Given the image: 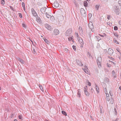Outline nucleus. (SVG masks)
Listing matches in <instances>:
<instances>
[{"label":"nucleus","mask_w":121,"mask_h":121,"mask_svg":"<svg viewBox=\"0 0 121 121\" xmlns=\"http://www.w3.org/2000/svg\"><path fill=\"white\" fill-rule=\"evenodd\" d=\"M72 30L71 29H69L66 30L65 33V35L66 36H68L70 35L72 32Z\"/></svg>","instance_id":"f257e3e1"},{"label":"nucleus","mask_w":121,"mask_h":121,"mask_svg":"<svg viewBox=\"0 0 121 121\" xmlns=\"http://www.w3.org/2000/svg\"><path fill=\"white\" fill-rule=\"evenodd\" d=\"M97 63L99 67V66H101V58L100 57H98L97 60Z\"/></svg>","instance_id":"f03ea898"},{"label":"nucleus","mask_w":121,"mask_h":121,"mask_svg":"<svg viewBox=\"0 0 121 121\" xmlns=\"http://www.w3.org/2000/svg\"><path fill=\"white\" fill-rule=\"evenodd\" d=\"M114 52L113 50L111 48H109L108 51V54L110 56H112Z\"/></svg>","instance_id":"7ed1b4c3"},{"label":"nucleus","mask_w":121,"mask_h":121,"mask_svg":"<svg viewBox=\"0 0 121 121\" xmlns=\"http://www.w3.org/2000/svg\"><path fill=\"white\" fill-rule=\"evenodd\" d=\"M45 27L48 30H51L52 28V27L50 25L47 24H44Z\"/></svg>","instance_id":"20e7f679"},{"label":"nucleus","mask_w":121,"mask_h":121,"mask_svg":"<svg viewBox=\"0 0 121 121\" xmlns=\"http://www.w3.org/2000/svg\"><path fill=\"white\" fill-rule=\"evenodd\" d=\"M59 30L56 29H55L53 30V34L54 35L56 36L59 34Z\"/></svg>","instance_id":"39448f33"},{"label":"nucleus","mask_w":121,"mask_h":121,"mask_svg":"<svg viewBox=\"0 0 121 121\" xmlns=\"http://www.w3.org/2000/svg\"><path fill=\"white\" fill-rule=\"evenodd\" d=\"M88 26L91 29V30L92 31H93V29L94 28L93 23L91 22H89Z\"/></svg>","instance_id":"423d86ee"},{"label":"nucleus","mask_w":121,"mask_h":121,"mask_svg":"<svg viewBox=\"0 0 121 121\" xmlns=\"http://www.w3.org/2000/svg\"><path fill=\"white\" fill-rule=\"evenodd\" d=\"M87 86H86L84 87V91L85 94L87 96H88L90 94L87 91Z\"/></svg>","instance_id":"0eeeda50"},{"label":"nucleus","mask_w":121,"mask_h":121,"mask_svg":"<svg viewBox=\"0 0 121 121\" xmlns=\"http://www.w3.org/2000/svg\"><path fill=\"white\" fill-rule=\"evenodd\" d=\"M46 9V8L45 7L42 8L40 10V11L43 14H45V10Z\"/></svg>","instance_id":"6e6552de"},{"label":"nucleus","mask_w":121,"mask_h":121,"mask_svg":"<svg viewBox=\"0 0 121 121\" xmlns=\"http://www.w3.org/2000/svg\"><path fill=\"white\" fill-rule=\"evenodd\" d=\"M37 16L36 17V20L38 22L40 23H42V21L40 19L39 17L38 16Z\"/></svg>","instance_id":"1a4fd4ad"},{"label":"nucleus","mask_w":121,"mask_h":121,"mask_svg":"<svg viewBox=\"0 0 121 121\" xmlns=\"http://www.w3.org/2000/svg\"><path fill=\"white\" fill-rule=\"evenodd\" d=\"M80 12L82 15H86V14L85 11L83 9H81Z\"/></svg>","instance_id":"9d476101"},{"label":"nucleus","mask_w":121,"mask_h":121,"mask_svg":"<svg viewBox=\"0 0 121 121\" xmlns=\"http://www.w3.org/2000/svg\"><path fill=\"white\" fill-rule=\"evenodd\" d=\"M16 59L17 60L19 61L20 62H21L22 64H24V63L25 61H24L22 60L20 58L18 57L16 58Z\"/></svg>","instance_id":"9b49d317"},{"label":"nucleus","mask_w":121,"mask_h":121,"mask_svg":"<svg viewBox=\"0 0 121 121\" xmlns=\"http://www.w3.org/2000/svg\"><path fill=\"white\" fill-rule=\"evenodd\" d=\"M53 6L55 8H57L59 7V4L57 1H55L53 4Z\"/></svg>","instance_id":"f8f14e48"},{"label":"nucleus","mask_w":121,"mask_h":121,"mask_svg":"<svg viewBox=\"0 0 121 121\" xmlns=\"http://www.w3.org/2000/svg\"><path fill=\"white\" fill-rule=\"evenodd\" d=\"M78 41L80 44H84V42L82 39L81 38H80L78 39Z\"/></svg>","instance_id":"ddd939ff"},{"label":"nucleus","mask_w":121,"mask_h":121,"mask_svg":"<svg viewBox=\"0 0 121 121\" xmlns=\"http://www.w3.org/2000/svg\"><path fill=\"white\" fill-rule=\"evenodd\" d=\"M32 14L33 15H34L35 14L36 15H38L37 13L36 12L35 10H34V9L32 8L31 9Z\"/></svg>","instance_id":"4468645a"},{"label":"nucleus","mask_w":121,"mask_h":121,"mask_svg":"<svg viewBox=\"0 0 121 121\" xmlns=\"http://www.w3.org/2000/svg\"><path fill=\"white\" fill-rule=\"evenodd\" d=\"M76 62L77 64L79 66H82L83 65L82 62L80 60H76Z\"/></svg>","instance_id":"2eb2a0df"},{"label":"nucleus","mask_w":121,"mask_h":121,"mask_svg":"<svg viewBox=\"0 0 121 121\" xmlns=\"http://www.w3.org/2000/svg\"><path fill=\"white\" fill-rule=\"evenodd\" d=\"M78 30L79 32L81 34H83V31L82 30V28L80 26L79 27L78 29Z\"/></svg>","instance_id":"dca6fc26"},{"label":"nucleus","mask_w":121,"mask_h":121,"mask_svg":"<svg viewBox=\"0 0 121 121\" xmlns=\"http://www.w3.org/2000/svg\"><path fill=\"white\" fill-rule=\"evenodd\" d=\"M112 76L114 78H115L117 76L116 73L114 70H113L112 72Z\"/></svg>","instance_id":"f3484780"},{"label":"nucleus","mask_w":121,"mask_h":121,"mask_svg":"<svg viewBox=\"0 0 121 121\" xmlns=\"http://www.w3.org/2000/svg\"><path fill=\"white\" fill-rule=\"evenodd\" d=\"M96 89L97 91V93H98L99 92V88L96 84H95Z\"/></svg>","instance_id":"a211bd4d"},{"label":"nucleus","mask_w":121,"mask_h":121,"mask_svg":"<svg viewBox=\"0 0 121 121\" xmlns=\"http://www.w3.org/2000/svg\"><path fill=\"white\" fill-rule=\"evenodd\" d=\"M115 12L116 13V14L117 15H119L120 13V12L119 9H117V7L116 8V10L115 11Z\"/></svg>","instance_id":"6ab92c4d"},{"label":"nucleus","mask_w":121,"mask_h":121,"mask_svg":"<svg viewBox=\"0 0 121 121\" xmlns=\"http://www.w3.org/2000/svg\"><path fill=\"white\" fill-rule=\"evenodd\" d=\"M88 3L86 1H84V5L85 7H87L88 6Z\"/></svg>","instance_id":"aec40b11"},{"label":"nucleus","mask_w":121,"mask_h":121,"mask_svg":"<svg viewBox=\"0 0 121 121\" xmlns=\"http://www.w3.org/2000/svg\"><path fill=\"white\" fill-rule=\"evenodd\" d=\"M80 92H81L80 90L79 89L78 90L77 94L78 95L79 97H80L81 96V94H80Z\"/></svg>","instance_id":"412c9836"},{"label":"nucleus","mask_w":121,"mask_h":121,"mask_svg":"<svg viewBox=\"0 0 121 121\" xmlns=\"http://www.w3.org/2000/svg\"><path fill=\"white\" fill-rule=\"evenodd\" d=\"M44 40L46 43H47L48 44H49V41L47 39H44Z\"/></svg>","instance_id":"4be33fe9"},{"label":"nucleus","mask_w":121,"mask_h":121,"mask_svg":"<svg viewBox=\"0 0 121 121\" xmlns=\"http://www.w3.org/2000/svg\"><path fill=\"white\" fill-rule=\"evenodd\" d=\"M32 51L33 53L34 54H36V52L35 49L34 48H33L32 49Z\"/></svg>","instance_id":"5701e85b"},{"label":"nucleus","mask_w":121,"mask_h":121,"mask_svg":"<svg viewBox=\"0 0 121 121\" xmlns=\"http://www.w3.org/2000/svg\"><path fill=\"white\" fill-rule=\"evenodd\" d=\"M86 83H88V85L89 86H91V83L89 82V81L88 80H86Z\"/></svg>","instance_id":"b1692460"},{"label":"nucleus","mask_w":121,"mask_h":121,"mask_svg":"<svg viewBox=\"0 0 121 121\" xmlns=\"http://www.w3.org/2000/svg\"><path fill=\"white\" fill-rule=\"evenodd\" d=\"M50 19L51 21H53L55 20L54 17L53 16H51Z\"/></svg>","instance_id":"393cba45"},{"label":"nucleus","mask_w":121,"mask_h":121,"mask_svg":"<svg viewBox=\"0 0 121 121\" xmlns=\"http://www.w3.org/2000/svg\"><path fill=\"white\" fill-rule=\"evenodd\" d=\"M73 36H71L70 37H69V38H68V39L69 41H71L73 39Z\"/></svg>","instance_id":"a878e982"},{"label":"nucleus","mask_w":121,"mask_h":121,"mask_svg":"<svg viewBox=\"0 0 121 121\" xmlns=\"http://www.w3.org/2000/svg\"><path fill=\"white\" fill-rule=\"evenodd\" d=\"M105 82H109V79L107 78H105Z\"/></svg>","instance_id":"bb28decb"},{"label":"nucleus","mask_w":121,"mask_h":121,"mask_svg":"<svg viewBox=\"0 0 121 121\" xmlns=\"http://www.w3.org/2000/svg\"><path fill=\"white\" fill-rule=\"evenodd\" d=\"M62 114L65 115V116H66L67 115V113H66L64 111H62Z\"/></svg>","instance_id":"cd10ccee"},{"label":"nucleus","mask_w":121,"mask_h":121,"mask_svg":"<svg viewBox=\"0 0 121 121\" xmlns=\"http://www.w3.org/2000/svg\"><path fill=\"white\" fill-rule=\"evenodd\" d=\"M87 55L90 58H91V57H92V56L91 54H90L89 52H88L87 53Z\"/></svg>","instance_id":"c85d7f7f"},{"label":"nucleus","mask_w":121,"mask_h":121,"mask_svg":"<svg viewBox=\"0 0 121 121\" xmlns=\"http://www.w3.org/2000/svg\"><path fill=\"white\" fill-rule=\"evenodd\" d=\"M108 57L109 59H110L111 60H114V58L111 56H108Z\"/></svg>","instance_id":"c756f323"},{"label":"nucleus","mask_w":121,"mask_h":121,"mask_svg":"<svg viewBox=\"0 0 121 121\" xmlns=\"http://www.w3.org/2000/svg\"><path fill=\"white\" fill-rule=\"evenodd\" d=\"M73 48L75 51H76V46L75 45H73L72 46Z\"/></svg>","instance_id":"7c9ffc66"},{"label":"nucleus","mask_w":121,"mask_h":121,"mask_svg":"<svg viewBox=\"0 0 121 121\" xmlns=\"http://www.w3.org/2000/svg\"><path fill=\"white\" fill-rule=\"evenodd\" d=\"M83 70L87 74H88V71L86 69H83Z\"/></svg>","instance_id":"2f4dec72"},{"label":"nucleus","mask_w":121,"mask_h":121,"mask_svg":"<svg viewBox=\"0 0 121 121\" xmlns=\"http://www.w3.org/2000/svg\"><path fill=\"white\" fill-rule=\"evenodd\" d=\"M108 67H111L112 65L111 64L109 63H107V64Z\"/></svg>","instance_id":"473e14b6"},{"label":"nucleus","mask_w":121,"mask_h":121,"mask_svg":"<svg viewBox=\"0 0 121 121\" xmlns=\"http://www.w3.org/2000/svg\"><path fill=\"white\" fill-rule=\"evenodd\" d=\"M37 4L39 6H41L42 5V4L39 2H38L37 3Z\"/></svg>","instance_id":"72a5a7b5"},{"label":"nucleus","mask_w":121,"mask_h":121,"mask_svg":"<svg viewBox=\"0 0 121 121\" xmlns=\"http://www.w3.org/2000/svg\"><path fill=\"white\" fill-rule=\"evenodd\" d=\"M9 7L10 8V9H11L13 11H15V10H14V8H13L11 6H9Z\"/></svg>","instance_id":"f704fd0d"},{"label":"nucleus","mask_w":121,"mask_h":121,"mask_svg":"<svg viewBox=\"0 0 121 121\" xmlns=\"http://www.w3.org/2000/svg\"><path fill=\"white\" fill-rule=\"evenodd\" d=\"M114 29L115 30H118V27L116 26H115L114 27Z\"/></svg>","instance_id":"c9c22d12"},{"label":"nucleus","mask_w":121,"mask_h":121,"mask_svg":"<svg viewBox=\"0 0 121 121\" xmlns=\"http://www.w3.org/2000/svg\"><path fill=\"white\" fill-rule=\"evenodd\" d=\"M1 0V4L3 5L5 3V2L4 1V0Z\"/></svg>","instance_id":"e433bc0d"},{"label":"nucleus","mask_w":121,"mask_h":121,"mask_svg":"<svg viewBox=\"0 0 121 121\" xmlns=\"http://www.w3.org/2000/svg\"><path fill=\"white\" fill-rule=\"evenodd\" d=\"M114 111L115 113V114L116 115H117V110L115 108H114Z\"/></svg>","instance_id":"4c0bfd02"},{"label":"nucleus","mask_w":121,"mask_h":121,"mask_svg":"<svg viewBox=\"0 0 121 121\" xmlns=\"http://www.w3.org/2000/svg\"><path fill=\"white\" fill-rule=\"evenodd\" d=\"M105 93L106 94V98H107L108 97L109 98V95L108 94H106V93L105 92Z\"/></svg>","instance_id":"58836bf2"},{"label":"nucleus","mask_w":121,"mask_h":121,"mask_svg":"<svg viewBox=\"0 0 121 121\" xmlns=\"http://www.w3.org/2000/svg\"><path fill=\"white\" fill-rule=\"evenodd\" d=\"M118 3L119 4L120 6H121V1H118Z\"/></svg>","instance_id":"ea45409f"},{"label":"nucleus","mask_w":121,"mask_h":121,"mask_svg":"<svg viewBox=\"0 0 121 121\" xmlns=\"http://www.w3.org/2000/svg\"><path fill=\"white\" fill-rule=\"evenodd\" d=\"M22 5L23 8H24V7L25 8V4L24 2H23L22 3Z\"/></svg>","instance_id":"a19ab883"},{"label":"nucleus","mask_w":121,"mask_h":121,"mask_svg":"<svg viewBox=\"0 0 121 121\" xmlns=\"http://www.w3.org/2000/svg\"><path fill=\"white\" fill-rule=\"evenodd\" d=\"M19 118L20 119H22V116L21 115H19Z\"/></svg>","instance_id":"79ce46f5"},{"label":"nucleus","mask_w":121,"mask_h":121,"mask_svg":"<svg viewBox=\"0 0 121 121\" xmlns=\"http://www.w3.org/2000/svg\"><path fill=\"white\" fill-rule=\"evenodd\" d=\"M109 93L110 95L111 96H113V94H112L111 91H110Z\"/></svg>","instance_id":"37998d69"},{"label":"nucleus","mask_w":121,"mask_h":121,"mask_svg":"<svg viewBox=\"0 0 121 121\" xmlns=\"http://www.w3.org/2000/svg\"><path fill=\"white\" fill-rule=\"evenodd\" d=\"M22 26L23 27H24V28H26V25H25L24 24V23H23L22 24Z\"/></svg>","instance_id":"c03bdc74"},{"label":"nucleus","mask_w":121,"mask_h":121,"mask_svg":"<svg viewBox=\"0 0 121 121\" xmlns=\"http://www.w3.org/2000/svg\"><path fill=\"white\" fill-rule=\"evenodd\" d=\"M114 35L115 36L117 37H118V35H117V34L116 33H114Z\"/></svg>","instance_id":"a18cd8bd"},{"label":"nucleus","mask_w":121,"mask_h":121,"mask_svg":"<svg viewBox=\"0 0 121 121\" xmlns=\"http://www.w3.org/2000/svg\"><path fill=\"white\" fill-rule=\"evenodd\" d=\"M39 87L41 90L42 91V89H43V88L42 86H41L40 85H39Z\"/></svg>","instance_id":"49530a36"},{"label":"nucleus","mask_w":121,"mask_h":121,"mask_svg":"<svg viewBox=\"0 0 121 121\" xmlns=\"http://www.w3.org/2000/svg\"><path fill=\"white\" fill-rule=\"evenodd\" d=\"M46 17L48 18H51V16H46Z\"/></svg>","instance_id":"de8ad7c7"},{"label":"nucleus","mask_w":121,"mask_h":121,"mask_svg":"<svg viewBox=\"0 0 121 121\" xmlns=\"http://www.w3.org/2000/svg\"><path fill=\"white\" fill-rule=\"evenodd\" d=\"M106 100H107L108 101H109L110 100V99L108 97L106 99Z\"/></svg>","instance_id":"09e8293b"},{"label":"nucleus","mask_w":121,"mask_h":121,"mask_svg":"<svg viewBox=\"0 0 121 121\" xmlns=\"http://www.w3.org/2000/svg\"><path fill=\"white\" fill-rule=\"evenodd\" d=\"M110 16H109L107 17V19L108 20H110Z\"/></svg>","instance_id":"8fccbe9b"},{"label":"nucleus","mask_w":121,"mask_h":121,"mask_svg":"<svg viewBox=\"0 0 121 121\" xmlns=\"http://www.w3.org/2000/svg\"><path fill=\"white\" fill-rule=\"evenodd\" d=\"M119 120V119L117 118L115 120H112V121H118Z\"/></svg>","instance_id":"3c124183"},{"label":"nucleus","mask_w":121,"mask_h":121,"mask_svg":"<svg viewBox=\"0 0 121 121\" xmlns=\"http://www.w3.org/2000/svg\"><path fill=\"white\" fill-rule=\"evenodd\" d=\"M19 11H17V12L19 15H22L21 13H19Z\"/></svg>","instance_id":"603ef678"},{"label":"nucleus","mask_w":121,"mask_h":121,"mask_svg":"<svg viewBox=\"0 0 121 121\" xmlns=\"http://www.w3.org/2000/svg\"><path fill=\"white\" fill-rule=\"evenodd\" d=\"M109 61H110V62H112L113 63V64H114V65H116V63H115L113 62H112V61H111V60H109Z\"/></svg>","instance_id":"864d4df0"},{"label":"nucleus","mask_w":121,"mask_h":121,"mask_svg":"<svg viewBox=\"0 0 121 121\" xmlns=\"http://www.w3.org/2000/svg\"><path fill=\"white\" fill-rule=\"evenodd\" d=\"M95 7H96V8H97V9H98V8H99V7L98 5H96Z\"/></svg>","instance_id":"5fc2aeb1"},{"label":"nucleus","mask_w":121,"mask_h":121,"mask_svg":"<svg viewBox=\"0 0 121 121\" xmlns=\"http://www.w3.org/2000/svg\"><path fill=\"white\" fill-rule=\"evenodd\" d=\"M114 42L117 44H118L119 43L116 40H115L114 41Z\"/></svg>","instance_id":"6e6d98bb"},{"label":"nucleus","mask_w":121,"mask_h":121,"mask_svg":"<svg viewBox=\"0 0 121 121\" xmlns=\"http://www.w3.org/2000/svg\"><path fill=\"white\" fill-rule=\"evenodd\" d=\"M81 44L80 47L81 48H82L83 47V44Z\"/></svg>","instance_id":"4d7b16f0"},{"label":"nucleus","mask_w":121,"mask_h":121,"mask_svg":"<svg viewBox=\"0 0 121 121\" xmlns=\"http://www.w3.org/2000/svg\"><path fill=\"white\" fill-rule=\"evenodd\" d=\"M91 92H93V91H94V90L92 88H91Z\"/></svg>","instance_id":"13d9d810"},{"label":"nucleus","mask_w":121,"mask_h":121,"mask_svg":"<svg viewBox=\"0 0 121 121\" xmlns=\"http://www.w3.org/2000/svg\"><path fill=\"white\" fill-rule=\"evenodd\" d=\"M119 23L120 25H121V21H119Z\"/></svg>","instance_id":"bf43d9fd"},{"label":"nucleus","mask_w":121,"mask_h":121,"mask_svg":"<svg viewBox=\"0 0 121 121\" xmlns=\"http://www.w3.org/2000/svg\"><path fill=\"white\" fill-rule=\"evenodd\" d=\"M99 35H100V36H101V37H104V35H100V34H99Z\"/></svg>","instance_id":"052dcab7"},{"label":"nucleus","mask_w":121,"mask_h":121,"mask_svg":"<svg viewBox=\"0 0 121 121\" xmlns=\"http://www.w3.org/2000/svg\"><path fill=\"white\" fill-rule=\"evenodd\" d=\"M103 34L104 35H104V36H105V37H106V35L105 33H103Z\"/></svg>","instance_id":"680f3d73"},{"label":"nucleus","mask_w":121,"mask_h":121,"mask_svg":"<svg viewBox=\"0 0 121 121\" xmlns=\"http://www.w3.org/2000/svg\"><path fill=\"white\" fill-rule=\"evenodd\" d=\"M119 48H117V50L118 52H119L120 53V51H119Z\"/></svg>","instance_id":"e2e57ef3"},{"label":"nucleus","mask_w":121,"mask_h":121,"mask_svg":"<svg viewBox=\"0 0 121 121\" xmlns=\"http://www.w3.org/2000/svg\"><path fill=\"white\" fill-rule=\"evenodd\" d=\"M76 36H77V37H78V35L77 33L76 34Z\"/></svg>","instance_id":"0e129e2a"},{"label":"nucleus","mask_w":121,"mask_h":121,"mask_svg":"<svg viewBox=\"0 0 121 121\" xmlns=\"http://www.w3.org/2000/svg\"><path fill=\"white\" fill-rule=\"evenodd\" d=\"M56 14H57V15L60 14H58V13H59L58 12H56Z\"/></svg>","instance_id":"69168bd1"},{"label":"nucleus","mask_w":121,"mask_h":121,"mask_svg":"<svg viewBox=\"0 0 121 121\" xmlns=\"http://www.w3.org/2000/svg\"><path fill=\"white\" fill-rule=\"evenodd\" d=\"M45 13L46 15H49V14L47 12H46Z\"/></svg>","instance_id":"338daca9"},{"label":"nucleus","mask_w":121,"mask_h":121,"mask_svg":"<svg viewBox=\"0 0 121 121\" xmlns=\"http://www.w3.org/2000/svg\"><path fill=\"white\" fill-rule=\"evenodd\" d=\"M119 89L120 90H121V86H120V87H119Z\"/></svg>","instance_id":"774afa93"}]
</instances>
